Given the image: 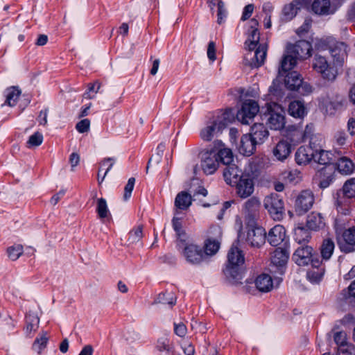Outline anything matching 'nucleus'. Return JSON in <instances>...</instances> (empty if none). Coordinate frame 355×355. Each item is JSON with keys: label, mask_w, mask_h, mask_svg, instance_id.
<instances>
[{"label": "nucleus", "mask_w": 355, "mask_h": 355, "mask_svg": "<svg viewBox=\"0 0 355 355\" xmlns=\"http://www.w3.org/2000/svg\"><path fill=\"white\" fill-rule=\"evenodd\" d=\"M242 250L233 244L227 253V261L223 270L226 278L233 284L241 283L243 277L242 266L244 263Z\"/></svg>", "instance_id": "nucleus-3"}, {"label": "nucleus", "mask_w": 355, "mask_h": 355, "mask_svg": "<svg viewBox=\"0 0 355 355\" xmlns=\"http://www.w3.org/2000/svg\"><path fill=\"white\" fill-rule=\"evenodd\" d=\"M259 42V33L258 31V29L252 30L248 40L245 42V44L248 46L249 51H253L256 48Z\"/></svg>", "instance_id": "nucleus-48"}, {"label": "nucleus", "mask_w": 355, "mask_h": 355, "mask_svg": "<svg viewBox=\"0 0 355 355\" xmlns=\"http://www.w3.org/2000/svg\"><path fill=\"white\" fill-rule=\"evenodd\" d=\"M233 187H236V194L241 198L250 196L254 190L253 178L250 174H244Z\"/></svg>", "instance_id": "nucleus-12"}, {"label": "nucleus", "mask_w": 355, "mask_h": 355, "mask_svg": "<svg viewBox=\"0 0 355 355\" xmlns=\"http://www.w3.org/2000/svg\"><path fill=\"white\" fill-rule=\"evenodd\" d=\"M263 207L275 220H281L284 214V203L282 198L277 193L265 197Z\"/></svg>", "instance_id": "nucleus-6"}, {"label": "nucleus", "mask_w": 355, "mask_h": 355, "mask_svg": "<svg viewBox=\"0 0 355 355\" xmlns=\"http://www.w3.org/2000/svg\"><path fill=\"white\" fill-rule=\"evenodd\" d=\"M335 205L339 214L343 216L349 215L350 209L347 203V200L344 197H340V192H337L335 196Z\"/></svg>", "instance_id": "nucleus-38"}, {"label": "nucleus", "mask_w": 355, "mask_h": 355, "mask_svg": "<svg viewBox=\"0 0 355 355\" xmlns=\"http://www.w3.org/2000/svg\"><path fill=\"white\" fill-rule=\"evenodd\" d=\"M214 118L216 119L217 122H221L224 125L225 129L230 123L234 121V113L232 109L228 108L220 115H218Z\"/></svg>", "instance_id": "nucleus-45"}, {"label": "nucleus", "mask_w": 355, "mask_h": 355, "mask_svg": "<svg viewBox=\"0 0 355 355\" xmlns=\"http://www.w3.org/2000/svg\"><path fill=\"white\" fill-rule=\"evenodd\" d=\"M335 248V244L331 239H325L323 240L320 248L321 257L323 260H329L333 254Z\"/></svg>", "instance_id": "nucleus-36"}, {"label": "nucleus", "mask_w": 355, "mask_h": 355, "mask_svg": "<svg viewBox=\"0 0 355 355\" xmlns=\"http://www.w3.org/2000/svg\"><path fill=\"white\" fill-rule=\"evenodd\" d=\"M26 325L25 331L27 334L36 331L39 327L40 319L37 315L34 313H28L26 317Z\"/></svg>", "instance_id": "nucleus-40"}, {"label": "nucleus", "mask_w": 355, "mask_h": 355, "mask_svg": "<svg viewBox=\"0 0 355 355\" xmlns=\"http://www.w3.org/2000/svg\"><path fill=\"white\" fill-rule=\"evenodd\" d=\"M313 69L322 78L328 81H334L338 75V70L335 63L327 61V58L320 55H315L313 58Z\"/></svg>", "instance_id": "nucleus-5"}, {"label": "nucleus", "mask_w": 355, "mask_h": 355, "mask_svg": "<svg viewBox=\"0 0 355 355\" xmlns=\"http://www.w3.org/2000/svg\"><path fill=\"white\" fill-rule=\"evenodd\" d=\"M187 329L186 325L183 322L174 323V332L180 336L184 337L187 334Z\"/></svg>", "instance_id": "nucleus-61"}, {"label": "nucleus", "mask_w": 355, "mask_h": 355, "mask_svg": "<svg viewBox=\"0 0 355 355\" xmlns=\"http://www.w3.org/2000/svg\"><path fill=\"white\" fill-rule=\"evenodd\" d=\"M192 202L191 196L186 191H181L175 197V206L181 210L187 209Z\"/></svg>", "instance_id": "nucleus-32"}, {"label": "nucleus", "mask_w": 355, "mask_h": 355, "mask_svg": "<svg viewBox=\"0 0 355 355\" xmlns=\"http://www.w3.org/2000/svg\"><path fill=\"white\" fill-rule=\"evenodd\" d=\"M334 339L336 345L340 347L347 345L346 342L347 335L344 331H338L334 334Z\"/></svg>", "instance_id": "nucleus-57"}, {"label": "nucleus", "mask_w": 355, "mask_h": 355, "mask_svg": "<svg viewBox=\"0 0 355 355\" xmlns=\"http://www.w3.org/2000/svg\"><path fill=\"white\" fill-rule=\"evenodd\" d=\"M256 288L262 293H268L273 288V282L272 277L268 275L263 273L254 281Z\"/></svg>", "instance_id": "nucleus-29"}, {"label": "nucleus", "mask_w": 355, "mask_h": 355, "mask_svg": "<svg viewBox=\"0 0 355 355\" xmlns=\"http://www.w3.org/2000/svg\"><path fill=\"white\" fill-rule=\"evenodd\" d=\"M338 355H355V347L353 345H346L340 347L338 350Z\"/></svg>", "instance_id": "nucleus-56"}, {"label": "nucleus", "mask_w": 355, "mask_h": 355, "mask_svg": "<svg viewBox=\"0 0 355 355\" xmlns=\"http://www.w3.org/2000/svg\"><path fill=\"white\" fill-rule=\"evenodd\" d=\"M7 252L9 258L12 261H15L23 254V246L21 245H16L9 247Z\"/></svg>", "instance_id": "nucleus-51"}, {"label": "nucleus", "mask_w": 355, "mask_h": 355, "mask_svg": "<svg viewBox=\"0 0 355 355\" xmlns=\"http://www.w3.org/2000/svg\"><path fill=\"white\" fill-rule=\"evenodd\" d=\"M217 22L220 24L223 22L224 18L226 17V10L225 8L224 3L222 1L218 3V13H217Z\"/></svg>", "instance_id": "nucleus-58"}, {"label": "nucleus", "mask_w": 355, "mask_h": 355, "mask_svg": "<svg viewBox=\"0 0 355 355\" xmlns=\"http://www.w3.org/2000/svg\"><path fill=\"white\" fill-rule=\"evenodd\" d=\"M114 162H115V159L114 158L108 157V158L104 159L103 161L101 163V169H104V167L106 166L107 164H108V166L105 168V173H104L103 176L102 177L101 181L99 180V173H98V184H101L103 182V181L105 179V177L106 176L107 173L110 171V169L113 166V165L114 164Z\"/></svg>", "instance_id": "nucleus-52"}, {"label": "nucleus", "mask_w": 355, "mask_h": 355, "mask_svg": "<svg viewBox=\"0 0 355 355\" xmlns=\"http://www.w3.org/2000/svg\"><path fill=\"white\" fill-rule=\"evenodd\" d=\"M267 123L271 129L280 130L284 128L285 112L283 108L277 103H272L268 107Z\"/></svg>", "instance_id": "nucleus-9"}, {"label": "nucleus", "mask_w": 355, "mask_h": 355, "mask_svg": "<svg viewBox=\"0 0 355 355\" xmlns=\"http://www.w3.org/2000/svg\"><path fill=\"white\" fill-rule=\"evenodd\" d=\"M96 211L100 218H105L110 214L105 199L101 198L97 200Z\"/></svg>", "instance_id": "nucleus-47"}, {"label": "nucleus", "mask_w": 355, "mask_h": 355, "mask_svg": "<svg viewBox=\"0 0 355 355\" xmlns=\"http://www.w3.org/2000/svg\"><path fill=\"white\" fill-rule=\"evenodd\" d=\"M125 339L128 343L132 344L140 339V334L134 330L128 331L125 334Z\"/></svg>", "instance_id": "nucleus-60"}, {"label": "nucleus", "mask_w": 355, "mask_h": 355, "mask_svg": "<svg viewBox=\"0 0 355 355\" xmlns=\"http://www.w3.org/2000/svg\"><path fill=\"white\" fill-rule=\"evenodd\" d=\"M288 257L289 253L288 250L282 248H276L271 253V263L279 270L280 274L284 272V268L287 263Z\"/></svg>", "instance_id": "nucleus-17"}, {"label": "nucleus", "mask_w": 355, "mask_h": 355, "mask_svg": "<svg viewBox=\"0 0 355 355\" xmlns=\"http://www.w3.org/2000/svg\"><path fill=\"white\" fill-rule=\"evenodd\" d=\"M311 238L310 232L304 227L298 226L294 230V239L301 245H306Z\"/></svg>", "instance_id": "nucleus-34"}, {"label": "nucleus", "mask_w": 355, "mask_h": 355, "mask_svg": "<svg viewBox=\"0 0 355 355\" xmlns=\"http://www.w3.org/2000/svg\"><path fill=\"white\" fill-rule=\"evenodd\" d=\"M261 202L257 197L253 196L245 202L243 206V214L248 226H254L260 218Z\"/></svg>", "instance_id": "nucleus-8"}, {"label": "nucleus", "mask_w": 355, "mask_h": 355, "mask_svg": "<svg viewBox=\"0 0 355 355\" xmlns=\"http://www.w3.org/2000/svg\"><path fill=\"white\" fill-rule=\"evenodd\" d=\"M157 302L162 304H168L173 306L176 303V296L172 291H166L159 294Z\"/></svg>", "instance_id": "nucleus-42"}, {"label": "nucleus", "mask_w": 355, "mask_h": 355, "mask_svg": "<svg viewBox=\"0 0 355 355\" xmlns=\"http://www.w3.org/2000/svg\"><path fill=\"white\" fill-rule=\"evenodd\" d=\"M291 150V144L288 141L282 139L273 148L272 155L277 160L283 162L290 155Z\"/></svg>", "instance_id": "nucleus-24"}, {"label": "nucleus", "mask_w": 355, "mask_h": 355, "mask_svg": "<svg viewBox=\"0 0 355 355\" xmlns=\"http://www.w3.org/2000/svg\"><path fill=\"white\" fill-rule=\"evenodd\" d=\"M42 135L39 132H36L29 137V139L27 141V147L31 148L39 146L42 143Z\"/></svg>", "instance_id": "nucleus-53"}, {"label": "nucleus", "mask_w": 355, "mask_h": 355, "mask_svg": "<svg viewBox=\"0 0 355 355\" xmlns=\"http://www.w3.org/2000/svg\"><path fill=\"white\" fill-rule=\"evenodd\" d=\"M324 272V267L322 266V261L320 260V264L318 266H312V268L308 270L306 276L310 282L318 283L322 279Z\"/></svg>", "instance_id": "nucleus-37"}, {"label": "nucleus", "mask_w": 355, "mask_h": 355, "mask_svg": "<svg viewBox=\"0 0 355 355\" xmlns=\"http://www.w3.org/2000/svg\"><path fill=\"white\" fill-rule=\"evenodd\" d=\"M329 52L335 61L341 64L347 55V46L343 42H334L329 44Z\"/></svg>", "instance_id": "nucleus-20"}, {"label": "nucleus", "mask_w": 355, "mask_h": 355, "mask_svg": "<svg viewBox=\"0 0 355 355\" xmlns=\"http://www.w3.org/2000/svg\"><path fill=\"white\" fill-rule=\"evenodd\" d=\"M250 227L247 233L246 242L251 247L259 248L265 243L266 232L261 227Z\"/></svg>", "instance_id": "nucleus-13"}, {"label": "nucleus", "mask_w": 355, "mask_h": 355, "mask_svg": "<svg viewBox=\"0 0 355 355\" xmlns=\"http://www.w3.org/2000/svg\"><path fill=\"white\" fill-rule=\"evenodd\" d=\"M135 183V178H130L128 180V181L124 188L123 198L125 200H127L128 199H129L130 198L132 191L134 189Z\"/></svg>", "instance_id": "nucleus-55"}, {"label": "nucleus", "mask_w": 355, "mask_h": 355, "mask_svg": "<svg viewBox=\"0 0 355 355\" xmlns=\"http://www.w3.org/2000/svg\"><path fill=\"white\" fill-rule=\"evenodd\" d=\"M312 10L319 15H329L334 14L336 7L330 0H314L312 3Z\"/></svg>", "instance_id": "nucleus-23"}, {"label": "nucleus", "mask_w": 355, "mask_h": 355, "mask_svg": "<svg viewBox=\"0 0 355 355\" xmlns=\"http://www.w3.org/2000/svg\"><path fill=\"white\" fill-rule=\"evenodd\" d=\"M314 197L313 193L309 190L302 191L295 201L296 211L302 214L309 211L313 206Z\"/></svg>", "instance_id": "nucleus-14"}, {"label": "nucleus", "mask_w": 355, "mask_h": 355, "mask_svg": "<svg viewBox=\"0 0 355 355\" xmlns=\"http://www.w3.org/2000/svg\"><path fill=\"white\" fill-rule=\"evenodd\" d=\"M207 57L209 60L214 62L216 59V44L214 42H209L207 47Z\"/></svg>", "instance_id": "nucleus-63"}, {"label": "nucleus", "mask_w": 355, "mask_h": 355, "mask_svg": "<svg viewBox=\"0 0 355 355\" xmlns=\"http://www.w3.org/2000/svg\"><path fill=\"white\" fill-rule=\"evenodd\" d=\"M257 146L252 137L248 134H245L241 138L238 150L244 156H250L255 152Z\"/></svg>", "instance_id": "nucleus-26"}, {"label": "nucleus", "mask_w": 355, "mask_h": 355, "mask_svg": "<svg viewBox=\"0 0 355 355\" xmlns=\"http://www.w3.org/2000/svg\"><path fill=\"white\" fill-rule=\"evenodd\" d=\"M48 342V337L46 332H43L36 338L33 344V349L38 354H41L43 349L46 346Z\"/></svg>", "instance_id": "nucleus-46"}, {"label": "nucleus", "mask_w": 355, "mask_h": 355, "mask_svg": "<svg viewBox=\"0 0 355 355\" xmlns=\"http://www.w3.org/2000/svg\"><path fill=\"white\" fill-rule=\"evenodd\" d=\"M179 250H182V253L186 260L191 263H199L203 258V252L198 245L187 242L186 239H180V242L178 243Z\"/></svg>", "instance_id": "nucleus-10"}, {"label": "nucleus", "mask_w": 355, "mask_h": 355, "mask_svg": "<svg viewBox=\"0 0 355 355\" xmlns=\"http://www.w3.org/2000/svg\"><path fill=\"white\" fill-rule=\"evenodd\" d=\"M230 162L229 164H223L225 167L223 168V177L225 182L231 186H234L240 180L243 173L239 167Z\"/></svg>", "instance_id": "nucleus-15"}, {"label": "nucleus", "mask_w": 355, "mask_h": 355, "mask_svg": "<svg viewBox=\"0 0 355 355\" xmlns=\"http://www.w3.org/2000/svg\"><path fill=\"white\" fill-rule=\"evenodd\" d=\"M200 167L206 175H212L217 170L219 162L229 164L233 161V153L225 148L220 140H216L211 149L202 150L200 155Z\"/></svg>", "instance_id": "nucleus-1"}, {"label": "nucleus", "mask_w": 355, "mask_h": 355, "mask_svg": "<svg viewBox=\"0 0 355 355\" xmlns=\"http://www.w3.org/2000/svg\"><path fill=\"white\" fill-rule=\"evenodd\" d=\"M342 193L345 198H355V178L347 180L343 186Z\"/></svg>", "instance_id": "nucleus-43"}, {"label": "nucleus", "mask_w": 355, "mask_h": 355, "mask_svg": "<svg viewBox=\"0 0 355 355\" xmlns=\"http://www.w3.org/2000/svg\"><path fill=\"white\" fill-rule=\"evenodd\" d=\"M312 46L306 40H299L294 44L287 46V54L284 55L279 69V74L283 76L293 69L297 64V60L306 59L311 55Z\"/></svg>", "instance_id": "nucleus-2"}, {"label": "nucleus", "mask_w": 355, "mask_h": 355, "mask_svg": "<svg viewBox=\"0 0 355 355\" xmlns=\"http://www.w3.org/2000/svg\"><path fill=\"white\" fill-rule=\"evenodd\" d=\"M155 348L157 351L166 353H171L173 351V345L172 342L166 336L160 337L155 343Z\"/></svg>", "instance_id": "nucleus-41"}, {"label": "nucleus", "mask_w": 355, "mask_h": 355, "mask_svg": "<svg viewBox=\"0 0 355 355\" xmlns=\"http://www.w3.org/2000/svg\"><path fill=\"white\" fill-rule=\"evenodd\" d=\"M90 126V121L87 119H83L79 121L76 125V128L80 133L87 132L89 130Z\"/></svg>", "instance_id": "nucleus-59"}, {"label": "nucleus", "mask_w": 355, "mask_h": 355, "mask_svg": "<svg viewBox=\"0 0 355 355\" xmlns=\"http://www.w3.org/2000/svg\"><path fill=\"white\" fill-rule=\"evenodd\" d=\"M336 164L338 170L342 174L348 175L354 171V164L346 157L340 158Z\"/></svg>", "instance_id": "nucleus-39"}, {"label": "nucleus", "mask_w": 355, "mask_h": 355, "mask_svg": "<svg viewBox=\"0 0 355 355\" xmlns=\"http://www.w3.org/2000/svg\"><path fill=\"white\" fill-rule=\"evenodd\" d=\"M288 112L292 116L299 119L303 118L306 114L304 104L301 101H292L288 106Z\"/></svg>", "instance_id": "nucleus-33"}, {"label": "nucleus", "mask_w": 355, "mask_h": 355, "mask_svg": "<svg viewBox=\"0 0 355 355\" xmlns=\"http://www.w3.org/2000/svg\"><path fill=\"white\" fill-rule=\"evenodd\" d=\"M315 177L321 189L327 188L334 180V166L322 167L317 171Z\"/></svg>", "instance_id": "nucleus-19"}, {"label": "nucleus", "mask_w": 355, "mask_h": 355, "mask_svg": "<svg viewBox=\"0 0 355 355\" xmlns=\"http://www.w3.org/2000/svg\"><path fill=\"white\" fill-rule=\"evenodd\" d=\"M293 137H294L292 138V140L297 143L304 141L306 139L305 133L298 129H295L293 130Z\"/></svg>", "instance_id": "nucleus-64"}, {"label": "nucleus", "mask_w": 355, "mask_h": 355, "mask_svg": "<svg viewBox=\"0 0 355 355\" xmlns=\"http://www.w3.org/2000/svg\"><path fill=\"white\" fill-rule=\"evenodd\" d=\"M259 110V106L255 101L246 100L243 103L241 108L237 112L236 119L243 124H248Z\"/></svg>", "instance_id": "nucleus-11"}, {"label": "nucleus", "mask_w": 355, "mask_h": 355, "mask_svg": "<svg viewBox=\"0 0 355 355\" xmlns=\"http://www.w3.org/2000/svg\"><path fill=\"white\" fill-rule=\"evenodd\" d=\"M101 84L98 82H95L94 83H89L88 85V89L87 92L85 94L87 98H94V95H91V92H94V94H96L100 89Z\"/></svg>", "instance_id": "nucleus-62"}, {"label": "nucleus", "mask_w": 355, "mask_h": 355, "mask_svg": "<svg viewBox=\"0 0 355 355\" xmlns=\"http://www.w3.org/2000/svg\"><path fill=\"white\" fill-rule=\"evenodd\" d=\"M293 260L300 266H305L311 264V266H318L320 264V260L313 248L308 245H300L293 254Z\"/></svg>", "instance_id": "nucleus-4"}, {"label": "nucleus", "mask_w": 355, "mask_h": 355, "mask_svg": "<svg viewBox=\"0 0 355 355\" xmlns=\"http://www.w3.org/2000/svg\"><path fill=\"white\" fill-rule=\"evenodd\" d=\"M4 94L6 96L5 104L13 107L16 105L21 94V90L17 87L12 86L7 88Z\"/></svg>", "instance_id": "nucleus-35"}, {"label": "nucleus", "mask_w": 355, "mask_h": 355, "mask_svg": "<svg viewBox=\"0 0 355 355\" xmlns=\"http://www.w3.org/2000/svg\"><path fill=\"white\" fill-rule=\"evenodd\" d=\"M215 232L216 238L209 237L205 243V253L208 255H213L217 252L220 248L222 231L220 227H216L211 229Z\"/></svg>", "instance_id": "nucleus-22"}, {"label": "nucleus", "mask_w": 355, "mask_h": 355, "mask_svg": "<svg viewBox=\"0 0 355 355\" xmlns=\"http://www.w3.org/2000/svg\"><path fill=\"white\" fill-rule=\"evenodd\" d=\"M342 237L343 241L339 243L340 250L345 253L355 251V226L345 230Z\"/></svg>", "instance_id": "nucleus-18"}, {"label": "nucleus", "mask_w": 355, "mask_h": 355, "mask_svg": "<svg viewBox=\"0 0 355 355\" xmlns=\"http://www.w3.org/2000/svg\"><path fill=\"white\" fill-rule=\"evenodd\" d=\"M297 8L294 3H291L286 5L283 9V15L285 20L288 21L292 19L297 14Z\"/></svg>", "instance_id": "nucleus-49"}, {"label": "nucleus", "mask_w": 355, "mask_h": 355, "mask_svg": "<svg viewBox=\"0 0 355 355\" xmlns=\"http://www.w3.org/2000/svg\"><path fill=\"white\" fill-rule=\"evenodd\" d=\"M313 149L309 146H300L295 154V159L299 165L309 164L313 157Z\"/></svg>", "instance_id": "nucleus-28"}, {"label": "nucleus", "mask_w": 355, "mask_h": 355, "mask_svg": "<svg viewBox=\"0 0 355 355\" xmlns=\"http://www.w3.org/2000/svg\"><path fill=\"white\" fill-rule=\"evenodd\" d=\"M306 226L310 230L318 231L322 230L325 226L324 218L319 213L312 212L307 216Z\"/></svg>", "instance_id": "nucleus-30"}, {"label": "nucleus", "mask_w": 355, "mask_h": 355, "mask_svg": "<svg viewBox=\"0 0 355 355\" xmlns=\"http://www.w3.org/2000/svg\"><path fill=\"white\" fill-rule=\"evenodd\" d=\"M257 145L263 144L269 135L268 130L263 123H254L248 134Z\"/></svg>", "instance_id": "nucleus-25"}, {"label": "nucleus", "mask_w": 355, "mask_h": 355, "mask_svg": "<svg viewBox=\"0 0 355 355\" xmlns=\"http://www.w3.org/2000/svg\"><path fill=\"white\" fill-rule=\"evenodd\" d=\"M348 136L345 130H340L335 132L334 139L336 145L343 146L346 144Z\"/></svg>", "instance_id": "nucleus-54"}, {"label": "nucleus", "mask_w": 355, "mask_h": 355, "mask_svg": "<svg viewBox=\"0 0 355 355\" xmlns=\"http://www.w3.org/2000/svg\"><path fill=\"white\" fill-rule=\"evenodd\" d=\"M143 225H137L133 227L128 233V241L130 244L137 243L143 238Z\"/></svg>", "instance_id": "nucleus-44"}, {"label": "nucleus", "mask_w": 355, "mask_h": 355, "mask_svg": "<svg viewBox=\"0 0 355 355\" xmlns=\"http://www.w3.org/2000/svg\"><path fill=\"white\" fill-rule=\"evenodd\" d=\"M313 160L324 166H332L331 165L333 161L332 154L327 150H313Z\"/></svg>", "instance_id": "nucleus-31"}, {"label": "nucleus", "mask_w": 355, "mask_h": 355, "mask_svg": "<svg viewBox=\"0 0 355 355\" xmlns=\"http://www.w3.org/2000/svg\"><path fill=\"white\" fill-rule=\"evenodd\" d=\"M266 49L263 46H259L252 55V51L245 55V60L252 68H257L261 66L266 59Z\"/></svg>", "instance_id": "nucleus-21"}, {"label": "nucleus", "mask_w": 355, "mask_h": 355, "mask_svg": "<svg viewBox=\"0 0 355 355\" xmlns=\"http://www.w3.org/2000/svg\"><path fill=\"white\" fill-rule=\"evenodd\" d=\"M286 238L285 228L281 225L274 226L268 232V241L273 246L281 244Z\"/></svg>", "instance_id": "nucleus-27"}, {"label": "nucleus", "mask_w": 355, "mask_h": 355, "mask_svg": "<svg viewBox=\"0 0 355 355\" xmlns=\"http://www.w3.org/2000/svg\"><path fill=\"white\" fill-rule=\"evenodd\" d=\"M224 129V125L221 122H217L212 118L207 123V125L200 131V137L202 140L209 141Z\"/></svg>", "instance_id": "nucleus-16"}, {"label": "nucleus", "mask_w": 355, "mask_h": 355, "mask_svg": "<svg viewBox=\"0 0 355 355\" xmlns=\"http://www.w3.org/2000/svg\"><path fill=\"white\" fill-rule=\"evenodd\" d=\"M173 227L178 236V243L180 242V239H186V234L182 230V223L179 218L174 217L172 220Z\"/></svg>", "instance_id": "nucleus-50"}, {"label": "nucleus", "mask_w": 355, "mask_h": 355, "mask_svg": "<svg viewBox=\"0 0 355 355\" xmlns=\"http://www.w3.org/2000/svg\"><path fill=\"white\" fill-rule=\"evenodd\" d=\"M284 82L288 89L296 91L300 95L304 96L312 92L311 85L304 82L301 75L297 71H291L287 73Z\"/></svg>", "instance_id": "nucleus-7"}]
</instances>
